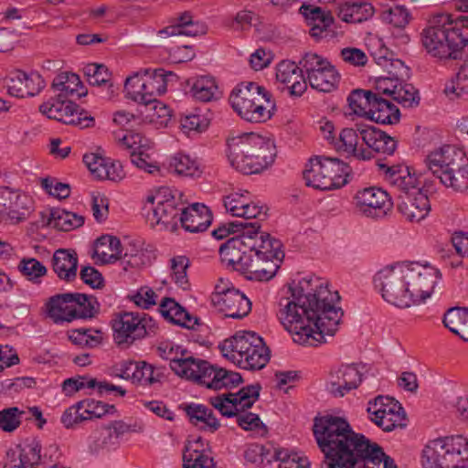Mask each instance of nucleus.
Returning a JSON list of instances; mask_svg holds the SVG:
<instances>
[{
    "label": "nucleus",
    "mask_w": 468,
    "mask_h": 468,
    "mask_svg": "<svg viewBox=\"0 0 468 468\" xmlns=\"http://www.w3.org/2000/svg\"><path fill=\"white\" fill-rule=\"evenodd\" d=\"M380 16L383 22L399 28L405 27L410 20L409 10L402 5H395L384 9Z\"/></svg>",
    "instance_id": "obj_56"
},
{
    "label": "nucleus",
    "mask_w": 468,
    "mask_h": 468,
    "mask_svg": "<svg viewBox=\"0 0 468 468\" xmlns=\"http://www.w3.org/2000/svg\"><path fill=\"white\" fill-rule=\"evenodd\" d=\"M254 14L249 10H241L234 16H228L224 19L223 25L234 31H242L251 26Z\"/></svg>",
    "instance_id": "obj_61"
},
{
    "label": "nucleus",
    "mask_w": 468,
    "mask_h": 468,
    "mask_svg": "<svg viewBox=\"0 0 468 468\" xmlns=\"http://www.w3.org/2000/svg\"><path fill=\"white\" fill-rule=\"evenodd\" d=\"M156 324L154 319L144 314L123 313L112 321L113 339L119 346L130 345L136 339L151 336L156 333Z\"/></svg>",
    "instance_id": "obj_14"
},
{
    "label": "nucleus",
    "mask_w": 468,
    "mask_h": 468,
    "mask_svg": "<svg viewBox=\"0 0 468 468\" xmlns=\"http://www.w3.org/2000/svg\"><path fill=\"white\" fill-rule=\"evenodd\" d=\"M41 451L39 441H27L21 446L18 456L8 460L4 468H36L40 463H47V452L41 453Z\"/></svg>",
    "instance_id": "obj_31"
},
{
    "label": "nucleus",
    "mask_w": 468,
    "mask_h": 468,
    "mask_svg": "<svg viewBox=\"0 0 468 468\" xmlns=\"http://www.w3.org/2000/svg\"><path fill=\"white\" fill-rule=\"evenodd\" d=\"M219 348L225 357L248 370L263 368L270 360V350L263 339L252 331H239L224 340Z\"/></svg>",
    "instance_id": "obj_8"
},
{
    "label": "nucleus",
    "mask_w": 468,
    "mask_h": 468,
    "mask_svg": "<svg viewBox=\"0 0 468 468\" xmlns=\"http://www.w3.org/2000/svg\"><path fill=\"white\" fill-rule=\"evenodd\" d=\"M209 122L199 114H190L181 120L182 131L189 135L191 133H202L208 127Z\"/></svg>",
    "instance_id": "obj_62"
},
{
    "label": "nucleus",
    "mask_w": 468,
    "mask_h": 468,
    "mask_svg": "<svg viewBox=\"0 0 468 468\" xmlns=\"http://www.w3.org/2000/svg\"><path fill=\"white\" fill-rule=\"evenodd\" d=\"M84 224V217L74 212L58 209L51 211L48 225L61 231H69Z\"/></svg>",
    "instance_id": "obj_49"
},
{
    "label": "nucleus",
    "mask_w": 468,
    "mask_h": 468,
    "mask_svg": "<svg viewBox=\"0 0 468 468\" xmlns=\"http://www.w3.org/2000/svg\"><path fill=\"white\" fill-rule=\"evenodd\" d=\"M245 261L241 273L251 281H270L275 276L280 268L277 261H269L265 258L254 256L252 253H250L249 257L245 258Z\"/></svg>",
    "instance_id": "obj_33"
},
{
    "label": "nucleus",
    "mask_w": 468,
    "mask_h": 468,
    "mask_svg": "<svg viewBox=\"0 0 468 468\" xmlns=\"http://www.w3.org/2000/svg\"><path fill=\"white\" fill-rule=\"evenodd\" d=\"M73 293L56 294L46 303L47 314L55 323L71 322L74 320L72 308Z\"/></svg>",
    "instance_id": "obj_38"
},
{
    "label": "nucleus",
    "mask_w": 468,
    "mask_h": 468,
    "mask_svg": "<svg viewBox=\"0 0 468 468\" xmlns=\"http://www.w3.org/2000/svg\"><path fill=\"white\" fill-rule=\"evenodd\" d=\"M120 148L130 151L132 163L141 170L151 175H161L160 167L152 155L147 153V140L139 133H127L118 139Z\"/></svg>",
    "instance_id": "obj_21"
},
{
    "label": "nucleus",
    "mask_w": 468,
    "mask_h": 468,
    "mask_svg": "<svg viewBox=\"0 0 468 468\" xmlns=\"http://www.w3.org/2000/svg\"><path fill=\"white\" fill-rule=\"evenodd\" d=\"M152 207L146 214L147 222L154 228L160 226L161 229L175 231L182 214L183 207H179L176 198L171 190L163 188L154 197H148Z\"/></svg>",
    "instance_id": "obj_15"
},
{
    "label": "nucleus",
    "mask_w": 468,
    "mask_h": 468,
    "mask_svg": "<svg viewBox=\"0 0 468 468\" xmlns=\"http://www.w3.org/2000/svg\"><path fill=\"white\" fill-rule=\"evenodd\" d=\"M367 118L382 124H395L399 121L400 112L390 100L373 95Z\"/></svg>",
    "instance_id": "obj_36"
},
{
    "label": "nucleus",
    "mask_w": 468,
    "mask_h": 468,
    "mask_svg": "<svg viewBox=\"0 0 468 468\" xmlns=\"http://www.w3.org/2000/svg\"><path fill=\"white\" fill-rule=\"evenodd\" d=\"M111 375L143 387H153L159 384L164 378L161 368L155 367L145 361L123 360L114 365Z\"/></svg>",
    "instance_id": "obj_17"
},
{
    "label": "nucleus",
    "mask_w": 468,
    "mask_h": 468,
    "mask_svg": "<svg viewBox=\"0 0 468 468\" xmlns=\"http://www.w3.org/2000/svg\"><path fill=\"white\" fill-rule=\"evenodd\" d=\"M122 244L118 238L111 235H103L96 239L93 249V258L101 263L116 261L122 252Z\"/></svg>",
    "instance_id": "obj_44"
},
{
    "label": "nucleus",
    "mask_w": 468,
    "mask_h": 468,
    "mask_svg": "<svg viewBox=\"0 0 468 468\" xmlns=\"http://www.w3.org/2000/svg\"><path fill=\"white\" fill-rule=\"evenodd\" d=\"M157 354L170 362L171 369L179 377L190 380L198 368L200 358L194 357L189 351L175 346L172 343H162L157 347Z\"/></svg>",
    "instance_id": "obj_23"
},
{
    "label": "nucleus",
    "mask_w": 468,
    "mask_h": 468,
    "mask_svg": "<svg viewBox=\"0 0 468 468\" xmlns=\"http://www.w3.org/2000/svg\"><path fill=\"white\" fill-rule=\"evenodd\" d=\"M52 269L60 280L73 281L77 276V253L66 249L57 250L52 257Z\"/></svg>",
    "instance_id": "obj_37"
},
{
    "label": "nucleus",
    "mask_w": 468,
    "mask_h": 468,
    "mask_svg": "<svg viewBox=\"0 0 468 468\" xmlns=\"http://www.w3.org/2000/svg\"><path fill=\"white\" fill-rule=\"evenodd\" d=\"M169 167L176 175L183 176H193L198 171L197 161L182 153H178L171 158Z\"/></svg>",
    "instance_id": "obj_55"
},
{
    "label": "nucleus",
    "mask_w": 468,
    "mask_h": 468,
    "mask_svg": "<svg viewBox=\"0 0 468 468\" xmlns=\"http://www.w3.org/2000/svg\"><path fill=\"white\" fill-rule=\"evenodd\" d=\"M83 162L94 177L103 180V175L107 166L108 159L90 153L84 154Z\"/></svg>",
    "instance_id": "obj_63"
},
{
    "label": "nucleus",
    "mask_w": 468,
    "mask_h": 468,
    "mask_svg": "<svg viewBox=\"0 0 468 468\" xmlns=\"http://www.w3.org/2000/svg\"><path fill=\"white\" fill-rule=\"evenodd\" d=\"M144 105L141 114L144 120L150 123L157 125H166L171 118L170 109L162 101L153 100V101L139 102Z\"/></svg>",
    "instance_id": "obj_50"
},
{
    "label": "nucleus",
    "mask_w": 468,
    "mask_h": 468,
    "mask_svg": "<svg viewBox=\"0 0 468 468\" xmlns=\"http://www.w3.org/2000/svg\"><path fill=\"white\" fill-rule=\"evenodd\" d=\"M22 414L23 411L16 407L0 410V428L6 432L14 431L21 423Z\"/></svg>",
    "instance_id": "obj_60"
},
{
    "label": "nucleus",
    "mask_w": 468,
    "mask_h": 468,
    "mask_svg": "<svg viewBox=\"0 0 468 468\" xmlns=\"http://www.w3.org/2000/svg\"><path fill=\"white\" fill-rule=\"evenodd\" d=\"M179 223L186 231L192 233L205 231L212 222V214L204 204L194 203L187 207H183Z\"/></svg>",
    "instance_id": "obj_30"
},
{
    "label": "nucleus",
    "mask_w": 468,
    "mask_h": 468,
    "mask_svg": "<svg viewBox=\"0 0 468 468\" xmlns=\"http://www.w3.org/2000/svg\"><path fill=\"white\" fill-rule=\"evenodd\" d=\"M367 412L371 420L386 431H390L400 425L403 420V410L394 399L378 396L374 401H369Z\"/></svg>",
    "instance_id": "obj_22"
},
{
    "label": "nucleus",
    "mask_w": 468,
    "mask_h": 468,
    "mask_svg": "<svg viewBox=\"0 0 468 468\" xmlns=\"http://www.w3.org/2000/svg\"><path fill=\"white\" fill-rule=\"evenodd\" d=\"M443 324L452 333L468 342V309H449L444 314Z\"/></svg>",
    "instance_id": "obj_48"
},
{
    "label": "nucleus",
    "mask_w": 468,
    "mask_h": 468,
    "mask_svg": "<svg viewBox=\"0 0 468 468\" xmlns=\"http://www.w3.org/2000/svg\"><path fill=\"white\" fill-rule=\"evenodd\" d=\"M395 101L403 107H416L420 103L419 92L412 84L401 81Z\"/></svg>",
    "instance_id": "obj_59"
},
{
    "label": "nucleus",
    "mask_w": 468,
    "mask_h": 468,
    "mask_svg": "<svg viewBox=\"0 0 468 468\" xmlns=\"http://www.w3.org/2000/svg\"><path fill=\"white\" fill-rule=\"evenodd\" d=\"M260 390V384L248 385L237 393H223L210 397L208 401L222 416H236L239 426L243 430L255 431L263 435L267 429L260 417L252 412H244L258 400Z\"/></svg>",
    "instance_id": "obj_7"
},
{
    "label": "nucleus",
    "mask_w": 468,
    "mask_h": 468,
    "mask_svg": "<svg viewBox=\"0 0 468 468\" xmlns=\"http://www.w3.org/2000/svg\"><path fill=\"white\" fill-rule=\"evenodd\" d=\"M458 163L450 171H446L440 181L446 187L462 192L468 188V159L464 153Z\"/></svg>",
    "instance_id": "obj_46"
},
{
    "label": "nucleus",
    "mask_w": 468,
    "mask_h": 468,
    "mask_svg": "<svg viewBox=\"0 0 468 468\" xmlns=\"http://www.w3.org/2000/svg\"><path fill=\"white\" fill-rule=\"evenodd\" d=\"M161 314L170 322L180 326L193 329L197 318L192 316L184 307L172 298H165L159 306Z\"/></svg>",
    "instance_id": "obj_39"
},
{
    "label": "nucleus",
    "mask_w": 468,
    "mask_h": 468,
    "mask_svg": "<svg viewBox=\"0 0 468 468\" xmlns=\"http://www.w3.org/2000/svg\"><path fill=\"white\" fill-rule=\"evenodd\" d=\"M227 146L229 164L245 175L261 173L274 162L276 156L274 144L254 133L233 136L228 140Z\"/></svg>",
    "instance_id": "obj_5"
},
{
    "label": "nucleus",
    "mask_w": 468,
    "mask_h": 468,
    "mask_svg": "<svg viewBox=\"0 0 468 468\" xmlns=\"http://www.w3.org/2000/svg\"><path fill=\"white\" fill-rule=\"evenodd\" d=\"M34 210V201L28 195L15 191L13 205L7 214L5 223L18 224L29 218Z\"/></svg>",
    "instance_id": "obj_47"
},
{
    "label": "nucleus",
    "mask_w": 468,
    "mask_h": 468,
    "mask_svg": "<svg viewBox=\"0 0 468 468\" xmlns=\"http://www.w3.org/2000/svg\"><path fill=\"white\" fill-rule=\"evenodd\" d=\"M372 97L373 93L371 90H353L347 98L351 113L362 117H367L372 101Z\"/></svg>",
    "instance_id": "obj_52"
},
{
    "label": "nucleus",
    "mask_w": 468,
    "mask_h": 468,
    "mask_svg": "<svg viewBox=\"0 0 468 468\" xmlns=\"http://www.w3.org/2000/svg\"><path fill=\"white\" fill-rule=\"evenodd\" d=\"M291 298L281 299L278 316L284 328L300 345L316 346L324 335H334L343 315L335 303L340 296L313 276L293 281Z\"/></svg>",
    "instance_id": "obj_1"
},
{
    "label": "nucleus",
    "mask_w": 468,
    "mask_h": 468,
    "mask_svg": "<svg viewBox=\"0 0 468 468\" xmlns=\"http://www.w3.org/2000/svg\"><path fill=\"white\" fill-rule=\"evenodd\" d=\"M314 435L324 455L322 468H397L382 448L354 432L344 419L325 415L314 419Z\"/></svg>",
    "instance_id": "obj_2"
},
{
    "label": "nucleus",
    "mask_w": 468,
    "mask_h": 468,
    "mask_svg": "<svg viewBox=\"0 0 468 468\" xmlns=\"http://www.w3.org/2000/svg\"><path fill=\"white\" fill-rule=\"evenodd\" d=\"M360 136L368 148L377 153L392 154L397 147L394 138L373 126L358 127Z\"/></svg>",
    "instance_id": "obj_35"
},
{
    "label": "nucleus",
    "mask_w": 468,
    "mask_h": 468,
    "mask_svg": "<svg viewBox=\"0 0 468 468\" xmlns=\"http://www.w3.org/2000/svg\"><path fill=\"white\" fill-rule=\"evenodd\" d=\"M441 277V271L430 263L404 261L381 269L374 283L386 302L407 308L431 297Z\"/></svg>",
    "instance_id": "obj_3"
},
{
    "label": "nucleus",
    "mask_w": 468,
    "mask_h": 468,
    "mask_svg": "<svg viewBox=\"0 0 468 468\" xmlns=\"http://www.w3.org/2000/svg\"><path fill=\"white\" fill-rule=\"evenodd\" d=\"M174 76L163 69L140 70L126 79L124 90L136 102L153 101L166 91L169 78Z\"/></svg>",
    "instance_id": "obj_12"
},
{
    "label": "nucleus",
    "mask_w": 468,
    "mask_h": 468,
    "mask_svg": "<svg viewBox=\"0 0 468 468\" xmlns=\"http://www.w3.org/2000/svg\"><path fill=\"white\" fill-rule=\"evenodd\" d=\"M17 269L24 277L36 283L40 282V278L44 277L48 271L46 266L35 258H23Z\"/></svg>",
    "instance_id": "obj_54"
},
{
    "label": "nucleus",
    "mask_w": 468,
    "mask_h": 468,
    "mask_svg": "<svg viewBox=\"0 0 468 468\" xmlns=\"http://www.w3.org/2000/svg\"><path fill=\"white\" fill-rule=\"evenodd\" d=\"M197 364L198 368L195 370L190 380L208 388L215 390L231 388L242 382V378L238 372L215 367L203 359H199Z\"/></svg>",
    "instance_id": "obj_18"
},
{
    "label": "nucleus",
    "mask_w": 468,
    "mask_h": 468,
    "mask_svg": "<svg viewBox=\"0 0 468 468\" xmlns=\"http://www.w3.org/2000/svg\"><path fill=\"white\" fill-rule=\"evenodd\" d=\"M303 72L300 65L290 60H282L277 66L276 79L286 85L292 95L299 97L307 89Z\"/></svg>",
    "instance_id": "obj_29"
},
{
    "label": "nucleus",
    "mask_w": 468,
    "mask_h": 468,
    "mask_svg": "<svg viewBox=\"0 0 468 468\" xmlns=\"http://www.w3.org/2000/svg\"><path fill=\"white\" fill-rule=\"evenodd\" d=\"M427 54L439 59L457 58V54L468 44V17L452 21L441 15L429 22L420 34Z\"/></svg>",
    "instance_id": "obj_4"
},
{
    "label": "nucleus",
    "mask_w": 468,
    "mask_h": 468,
    "mask_svg": "<svg viewBox=\"0 0 468 468\" xmlns=\"http://www.w3.org/2000/svg\"><path fill=\"white\" fill-rule=\"evenodd\" d=\"M261 226L258 221L250 223L246 232H249L250 239L254 244L253 248H249L250 253L269 261H277L281 263L284 258V252L282 250L280 240L271 238L269 233L260 231Z\"/></svg>",
    "instance_id": "obj_25"
},
{
    "label": "nucleus",
    "mask_w": 468,
    "mask_h": 468,
    "mask_svg": "<svg viewBox=\"0 0 468 468\" xmlns=\"http://www.w3.org/2000/svg\"><path fill=\"white\" fill-rule=\"evenodd\" d=\"M52 87L58 90L59 98L67 99L69 96L80 98L87 94L79 76L75 73L61 72L53 80Z\"/></svg>",
    "instance_id": "obj_45"
},
{
    "label": "nucleus",
    "mask_w": 468,
    "mask_h": 468,
    "mask_svg": "<svg viewBox=\"0 0 468 468\" xmlns=\"http://www.w3.org/2000/svg\"><path fill=\"white\" fill-rule=\"evenodd\" d=\"M78 407L82 409L86 420L100 419L106 414L116 411L113 405H109L94 399H84L78 402Z\"/></svg>",
    "instance_id": "obj_53"
},
{
    "label": "nucleus",
    "mask_w": 468,
    "mask_h": 468,
    "mask_svg": "<svg viewBox=\"0 0 468 468\" xmlns=\"http://www.w3.org/2000/svg\"><path fill=\"white\" fill-rule=\"evenodd\" d=\"M356 211L367 218H382L392 208L388 194L378 187H367L358 190L354 196Z\"/></svg>",
    "instance_id": "obj_19"
},
{
    "label": "nucleus",
    "mask_w": 468,
    "mask_h": 468,
    "mask_svg": "<svg viewBox=\"0 0 468 468\" xmlns=\"http://www.w3.org/2000/svg\"><path fill=\"white\" fill-rule=\"evenodd\" d=\"M300 12L307 19L322 21V25L314 24L310 28L312 37L319 40L329 36V28L335 22V18L329 10L311 5H303L300 8Z\"/></svg>",
    "instance_id": "obj_34"
},
{
    "label": "nucleus",
    "mask_w": 468,
    "mask_h": 468,
    "mask_svg": "<svg viewBox=\"0 0 468 468\" xmlns=\"http://www.w3.org/2000/svg\"><path fill=\"white\" fill-rule=\"evenodd\" d=\"M233 110L246 122H263L271 119L275 104L271 94L254 82H241L230 93Z\"/></svg>",
    "instance_id": "obj_9"
},
{
    "label": "nucleus",
    "mask_w": 468,
    "mask_h": 468,
    "mask_svg": "<svg viewBox=\"0 0 468 468\" xmlns=\"http://www.w3.org/2000/svg\"><path fill=\"white\" fill-rule=\"evenodd\" d=\"M212 305L226 317L241 319L251 310V303L244 293L220 280L211 294Z\"/></svg>",
    "instance_id": "obj_16"
},
{
    "label": "nucleus",
    "mask_w": 468,
    "mask_h": 468,
    "mask_svg": "<svg viewBox=\"0 0 468 468\" xmlns=\"http://www.w3.org/2000/svg\"><path fill=\"white\" fill-rule=\"evenodd\" d=\"M349 166L337 158H311L303 171V179L308 186L319 190L339 188L347 183Z\"/></svg>",
    "instance_id": "obj_11"
},
{
    "label": "nucleus",
    "mask_w": 468,
    "mask_h": 468,
    "mask_svg": "<svg viewBox=\"0 0 468 468\" xmlns=\"http://www.w3.org/2000/svg\"><path fill=\"white\" fill-rule=\"evenodd\" d=\"M299 65L304 70L306 82H309L311 88L322 92H331L337 89L341 75L327 58L317 53L307 52Z\"/></svg>",
    "instance_id": "obj_13"
},
{
    "label": "nucleus",
    "mask_w": 468,
    "mask_h": 468,
    "mask_svg": "<svg viewBox=\"0 0 468 468\" xmlns=\"http://www.w3.org/2000/svg\"><path fill=\"white\" fill-rule=\"evenodd\" d=\"M7 91L16 98L33 97L45 87L42 77L35 71L26 73L22 70H15L6 79Z\"/></svg>",
    "instance_id": "obj_26"
},
{
    "label": "nucleus",
    "mask_w": 468,
    "mask_h": 468,
    "mask_svg": "<svg viewBox=\"0 0 468 468\" xmlns=\"http://www.w3.org/2000/svg\"><path fill=\"white\" fill-rule=\"evenodd\" d=\"M186 85L189 87L188 93L197 101L207 102L218 97V85L215 79L210 76L190 78Z\"/></svg>",
    "instance_id": "obj_43"
},
{
    "label": "nucleus",
    "mask_w": 468,
    "mask_h": 468,
    "mask_svg": "<svg viewBox=\"0 0 468 468\" xmlns=\"http://www.w3.org/2000/svg\"><path fill=\"white\" fill-rule=\"evenodd\" d=\"M243 230L242 233L230 238L219 247V255L222 262L228 267L241 273L244 268L245 258L250 255L249 248H253L254 244L250 239V236Z\"/></svg>",
    "instance_id": "obj_24"
},
{
    "label": "nucleus",
    "mask_w": 468,
    "mask_h": 468,
    "mask_svg": "<svg viewBox=\"0 0 468 468\" xmlns=\"http://www.w3.org/2000/svg\"><path fill=\"white\" fill-rule=\"evenodd\" d=\"M266 217L267 209L264 207L258 206L248 200L239 218H241L239 221H246L248 223L258 221V224L261 226L260 221L264 220Z\"/></svg>",
    "instance_id": "obj_64"
},
{
    "label": "nucleus",
    "mask_w": 468,
    "mask_h": 468,
    "mask_svg": "<svg viewBox=\"0 0 468 468\" xmlns=\"http://www.w3.org/2000/svg\"><path fill=\"white\" fill-rule=\"evenodd\" d=\"M360 126L361 125H356V127ZM359 135L358 128H344L339 133L338 137H336L333 145L336 150L352 154L357 159H370L371 153L368 150L357 147Z\"/></svg>",
    "instance_id": "obj_40"
},
{
    "label": "nucleus",
    "mask_w": 468,
    "mask_h": 468,
    "mask_svg": "<svg viewBox=\"0 0 468 468\" xmlns=\"http://www.w3.org/2000/svg\"><path fill=\"white\" fill-rule=\"evenodd\" d=\"M205 447V441L200 436L189 440L183 453V468H219Z\"/></svg>",
    "instance_id": "obj_32"
},
{
    "label": "nucleus",
    "mask_w": 468,
    "mask_h": 468,
    "mask_svg": "<svg viewBox=\"0 0 468 468\" xmlns=\"http://www.w3.org/2000/svg\"><path fill=\"white\" fill-rule=\"evenodd\" d=\"M463 151L453 145H444L431 151L425 158V164L429 171L433 176L441 179L445 176L446 171H450L458 165V161L463 157Z\"/></svg>",
    "instance_id": "obj_27"
},
{
    "label": "nucleus",
    "mask_w": 468,
    "mask_h": 468,
    "mask_svg": "<svg viewBox=\"0 0 468 468\" xmlns=\"http://www.w3.org/2000/svg\"><path fill=\"white\" fill-rule=\"evenodd\" d=\"M83 72L87 77L88 82L93 86L107 84L111 77V73L107 67L102 64H88L84 67Z\"/></svg>",
    "instance_id": "obj_58"
},
{
    "label": "nucleus",
    "mask_w": 468,
    "mask_h": 468,
    "mask_svg": "<svg viewBox=\"0 0 468 468\" xmlns=\"http://www.w3.org/2000/svg\"><path fill=\"white\" fill-rule=\"evenodd\" d=\"M375 13L373 5L364 1H349L338 7L337 16L346 23H362L370 19Z\"/></svg>",
    "instance_id": "obj_41"
},
{
    "label": "nucleus",
    "mask_w": 468,
    "mask_h": 468,
    "mask_svg": "<svg viewBox=\"0 0 468 468\" xmlns=\"http://www.w3.org/2000/svg\"><path fill=\"white\" fill-rule=\"evenodd\" d=\"M421 463L424 468H468V440L456 435L429 441Z\"/></svg>",
    "instance_id": "obj_10"
},
{
    "label": "nucleus",
    "mask_w": 468,
    "mask_h": 468,
    "mask_svg": "<svg viewBox=\"0 0 468 468\" xmlns=\"http://www.w3.org/2000/svg\"><path fill=\"white\" fill-rule=\"evenodd\" d=\"M386 180L401 193L399 195L398 209L410 222H420L431 210L428 196L417 186V178L405 165L388 166L379 164Z\"/></svg>",
    "instance_id": "obj_6"
},
{
    "label": "nucleus",
    "mask_w": 468,
    "mask_h": 468,
    "mask_svg": "<svg viewBox=\"0 0 468 468\" xmlns=\"http://www.w3.org/2000/svg\"><path fill=\"white\" fill-rule=\"evenodd\" d=\"M190 422L200 430L215 432L220 427L218 420L211 409L202 404H189L186 407Z\"/></svg>",
    "instance_id": "obj_42"
},
{
    "label": "nucleus",
    "mask_w": 468,
    "mask_h": 468,
    "mask_svg": "<svg viewBox=\"0 0 468 468\" xmlns=\"http://www.w3.org/2000/svg\"><path fill=\"white\" fill-rule=\"evenodd\" d=\"M361 373L354 365H342L330 374L328 388L335 397H343L358 387Z\"/></svg>",
    "instance_id": "obj_28"
},
{
    "label": "nucleus",
    "mask_w": 468,
    "mask_h": 468,
    "mask_svg": "<svg viewBox=\"0 0 468 468\" xmlns=\"http://www.w3.org/2000/svg\"><path fill=\"white\" fill-rule=\"evenodd\" d=\"M78 106L71 101L59 98L42 103L39 111L49 119H54L66 124L80 125L81 128H87L94 125V118L91 116H82V112H78Z\"/></svg>",
    "instance_id": "obj_20"
},
{
    "label": "nucleus",
    "mask_w": 468,
    "mask_h": 468,
    "mask_svg": "<svg viewBox=\"0 0 468 468\" xmlns=\"http://www.w3.org/2000/svg\"><path fill=\"white\" fill-rule=\"evenodd\" d=\"M400 82L397 78L379 77L370 90L373 95L395 101Z\"/></svg>",
    "instance_id": "obj_57"
},
{
    "label": "nucleus",
    "mask_w": 468,
    "mask_h": 468,
    "mask_svg": "<svg viewBox=\"0 0 468 468\" xmlns=\"http://www.w3.org/2000/svg\"><path fill=\"white\" fill-rule=\"evenodd\" d=\"M73 295L72 308L75 309L73 314L74 320L93 317L99 308L96 299L92 296L78 292L73 293Z\"/></svg>",
    "instance_id": "obj_51"
}]
</instances>
